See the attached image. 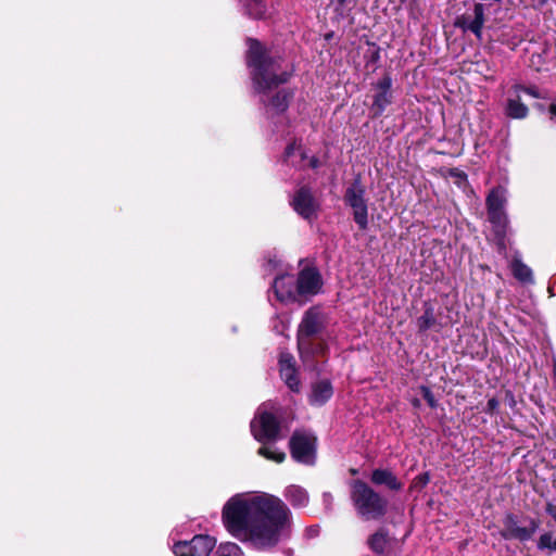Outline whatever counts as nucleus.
<instances>
[{"label": "nucleus", "mask_w": 556, "mask_h": 556, "mask_svg": "<svg viewBox=\"0 0 556 556\" xmlns=\"http://www.w3.org/2000/svg\"><path fill=\"white\" fill-rule=\"evenodd\" d=\"M326 351V346L323 342L316 340L315 338H309V348L304 353L301 349H299L300 357L303 364L307 367L314 366V359L318 356L324 355Z\"/></svg>", "instance_id": "19"}, {"label": "nucleus", "mask_w": 556, "mask_h": 556, "mask_svg": "<svg viewBox=\"0 0 556 556\" xmlns=\"http://www.w3.org/2000/svg\"><path fill=\"white\" fill-rule=\"evenodd\" d=\"M368 542H369L370 548L374 552L380 554V553H383V551L387 546V543H388V539H387L386 533H383L382 531H378L371 535V538L369 539Z\"/></svg>", "instance_id": "27"}, {"label": "nucleus", "mask_w": 556, "mask_h": 556, "mask_svg": "<svg viewBox=\"0 0 556 556\" xmlns=\"http://www.w3.org/2000/svg\"><path fill=\"white\" fill-rule=\"evenodd\" d=\"M248 46L247 64L254 91L260 96L266 114L273 117L288 108L291 94L285 89L274 91L288 81L291 71L281 56L273 55L260 41L250 38Z\"/></svg>", "instance_id": "2"}, {"label": "nucleus", "mask_w": 556, "mask_h": 556, "mask_svg": "<svg viewBox=\"0 0 556 556\" xmlns=\"http://www.w3.org/2000/svg\"><path fill=\"white\" fill-rule=\"evenodd\" d=\"M539 523L534 520H530L529 527H520L516 517L511 514L505 516L503 520V529L501 530V535L505 540H519V541H528L532 538V535L538 530Z\"/></svg>", "instance_id": "9"}, {"label": "nucleus", "mask_w": 556, "mask_h": 556, "mask_svg": "<svg viewBox=\"0 0 556 556\" xmlns=\"http://www.w3.org/2000/svg\"><path fill=\"white\" fill-rule=\"evenodd\" d=\"M391 87L392 79L389 75H386L375 84V89L377 92L374 97L371 105V110L375 115L382 114L387 106L392 103Z\"/></svg>", "instance_id": "11"}, {"label": "nucleus", "mask_w": 556, "mask_h": 556, "mask_svg": "<svg viewBox=\"0 0 556 556\" xmlns=\"http://www.w3.org/2000/svg\"><path fill=\"white\" fill-rule=\"evenodd\" d=\"M413 404H414L415 406H418V405H419V401H418V400H415V401L413 402Z\"/></svg>", "instance_id": "41"}, {"label": "nucleus", "mask_w": 556, "mask_h": 556, "mask_svg": "<svg viewBox=\"0 0 556 556\" xmlns=\"http://www.w3.org/2000/svg\"><path fill=\"white\" fill-rule=\"evenodd\" d=\"M245 9V13L254 18H262L265 16V4L262 0H241Z\"/></svg>", "instance_id": "25"}, {"label": "nucleus", "mask_w": 556, "mask_h": 556, "mask_svg": "<svg viewBox=\"0 0 556 556\" xmlns=\"http://www.w3.org/2000/svg\"><path fill=\"white\" fill-rule=\"evenodd\" d=\"M327 317L319 307L308 308L298 328V349L306 352L309 348V338H315L326 328Z\"/></svg>", "instance_id": "5"}, {"label": "nucleus", "mask_w": 556, "mask_h": 556, "mask_svg": "<svg viewBox=\"0 0 556 556\" xmlns=\"http://www.w3.org/2000/svg\"><path fill=\"white\" fill-rule=\"evenodd\" d=\"M422 481H424V483H427V482L429 481L428 476H425V477L422 478Z\"/></svg>", "instance_id": "39"}, {"label": "nucleus", "mask_w": 556, "mask_h": 556, "mask_svg": "<svg viewBox=\"0 0 556 556\" xmlns=\"http://www.w3.org/2000/svg\"><path fill=\"white\" fill-rule=\"evenodd\" d=\"M226 529L257 549H269L290 536L292 514L285 502L264 492L239 493L224 505Z\"/></svg>", "instance_id": "1"}, {"label": "nucleus", "mask_w": 556, "mask_h": 556, "mask_svg": "<svg viewBox=\"0 0 556 556\" xmlns=\"http://www.w3.org/2000/svg\"><path fill=\"white\" fill-rule=\"evenodd\" d=\"M379 48H377L375 45H372L371 55L370 59L372 62H377L379 60Z\"/></svg>", "instance_id": "36"}, {"label": "nucleus", "mask_w": 556, "mask_h": 556, "mask_svg": "<svg viewBox=\"0 0 556 556\" xmlns=\"http://www.w3.org/2000/svg\"><path fill=\"white\" fill-rule=\"evenodd\" d=\"M273 289L280 302H289L296 299V285L292 275L277 277L273 283Z\"/></svg>", "instance_id": "14"}, {"label": "nucleus", "mask_w": 556, "mask_h": 556, "mask_svg": "<svg viewBox=\"0 0 556 556\" xmlns=\"http://www.w3.org/2000/svg\"><path fill=\"white\" fill-rule=\"evenodd\" d=\"M506 203L505 190L502 188L493 189L486 198L488 210L504 208Z\"/></svg>", "instance_id": "24"}, {"label": "nucleus", "mask_w": 556, "mask_h": 556, "mask_svg": "<svg viewBox=\"0 0 556 556\" xmlns=\"http://www.w3.org/2000/svg\"><path fill=\"white\" fill-rule=\"evenodd\" d=\"M473 14L475 17L471 21H469L466 16H462V18L458 20L457 25L465 30H470L478 38H480L484 24V9L481 3L475 4Z\"/></svg>", "instance_id": "17"}, {"label": "nucleus", "mask_w": 556, "mask_h": 556, "mask_svg": "<svg viewBox=\"0 0 556 556\" xmlns=\"http://www.w3.org/2000/svg\"><path fill=\"white\" fill-rule=\"evenodd\" d=\"M290 203L293 210L304 219L313 220L316 218L319 205L308 188H300Z\"/></svg>", "instance_id": "10"}, {"label": "nucleus", "mask_w": 556, "mask_h": 556, "mask_svg": "<svg viewBox=\"0 0 556 556\" xmlns=\"http://www.w3.org/2000/svg\"><path fill=\"white\" fill-rule=\"evenodd\" d=\"M283 495L293 507H305L309 501L307 491L299 485H289Z\"/></svg>", "instance_id": "20"}, {"label": "nucleus", "mask_w": 556, "mask_h": 556, "mask_svg": "<svg viewBox=\"0 0 556 556\" xmlns=\"http://www.w3.org/2000/svg\"><path fill=\"white\" fill-rule=\"evenodd\" d=\"M511 271L514 277L522 283H533L532 269L526 265L520 258L515 257L511 261Z\"/></svg>", "instance_id": "21"}, {"label": "nucleus", "mask_w": 556, "mask_h": 556, "mask_svg": "<svg viewBox=\"0 0 556 556\" xmlns=\"http://www.w3.org/2000/svg\"><path fill=\"white\" fill-rule=\"evenodd\" d=\"M258 454L276 463H282L286 458V454L283 452L278 451L273 446H262L258 450Z\"/></svg>", "instance_id": "28"}, {"label": "nucleus", "mask_w": 556, "mask_h": 556, "mask_svg": "<svg viewBox=\"0 0 556 556\" xmlns=\"http://www.w3.org/2000/svg\"><path fill=\"white\" fill-rule=\"evenodd\" d=\"M280 376L293 392L300 391V380L295 369L294 357L290 353L282 352L279 357Z\"/></svg>", "instance_id": "13"}, {"label": "nucleus", "mask_w": 556, "mask_h": 556, "mask_svg": "<svg viewBox=\"0 0 556 556\" xmlns=\"http://www.w3.org/2000/svg\"><path fill=\"white\" fill-rule=\"evenodd\" d=\"M365 187L356 178L345 190L344 201L353 210V217L359 229L368 226V207L365 199Z\"/></svg>", "instance_id": "6"}, {"label": "nucleus", "mask_w": 556, "mask_h": 556, "mask_svg": "<svg viewBox=\"0 0 556 556\" xmlns=\"http://www.w3.org/2000/svg\"><path fill=\"white\" fill-rule=\"evenodd\" d=\"M435 324V317L433 314V309L428 307L425 309L424 314L417 318V327L418 330L424 332L430 329Z\"/></svg>", "instance_id": "26"}, {"label": "nucleus", "mask_w": 556, "mask_h": 556, "mask_svg": "<svg viewBox=\"0 0 556 556\" xmlns=\"http://www.w3.org/2000/svg\"><path fill=\"white\" fill-rule=\"evenodd\" d=\"M216 545L210 535H195L191 541L178 542L173 552L176 556H210Z\"/></svg>", "instance_id": "8"}, {"label": "nucleus", "mask_w": 556, "mask_h": 556, "mask_svg": "<svg viewBox=\"0 0 556 556\" xmlns=\"http://www.w3.org/2000/svg\"><path fill=\"white\" fill-rule=\"evenodd\" d=\"M273 410L274 404L265 403L251 421V432L258 442L275 441L279 437V424Z\"/></svg>", "instance_id": "4"}, {"label": "nucleus", "mask_w": 556, "mask_h": 556, "mask_svg": "<svg viewBox=\"0 0 556 556\" xmlns=\"http://www.w3.org/2000/svg\"><path fill=\"white\" fill-rule=\"evenodd\" d=\"M528 108L520 101V96L508 99L506 105V114L511 118H525L528 115Z\"/></svg>", "instance_id": "23"}, {"label": "nucleus", "mask_w": 556, "mask_h": 556, "mask_svg": "<svg viewBox=\"0 0 556 556\" xmlns=\"http://www.w3.org/2000/svg\"><path fill=\"white\" fill-rule=\"evenodd\" d=\"M420 391H421L424 399L428 403V405L431 408L437 407V401H435L434 395L431 392V390L428 387L422 386V387H420Z\"/></svg>", "instance_id": "32"}, {"label": "nucleus", "mask_w": 556, "mask_h": 556, "mask_svg": "<svg viewBox=\"0 0 556 556\" xmlns=\"http://www.w3.org/2000/svg\"><path fill=\"white\" fill-rule=\"evenodd\" d=\"M545 511L547 515H549L553 520L556 522V504L553 503H546L545 505Z\"/></svg>", "instance_id": "33"}, {"label": "nucleus", "mask_w": 556, "mask_h": 556, "mask_svg": "<svg viewBox=\"0 0 556 556\" xmlns=\"http://www.w3.org/2000/svg\"><path fill=\"white\" fill-rule=\"evenodd\" d=\"M538 548L541 551L547 549L549 552H556V539L553 536L552 532H544L540 535Z\"/></svg>", "instance_id": "29"}, {"label": "nucleus", "mask_w": 556, "mask_h": 556, "mask_svg": "<svg viewBox=\"0 0 556 556\" xmlns=\"http://www.w3.org/2000/svg\"><path fill=\"white\" fill-rule=\"evenodd\" d=\"M216 556H241V549L235 543H225L217 548Z\"/></svg>", "instance_id": "30"}, {"label": "nucleus", "mask_w": 556, "mask_h": 556, "mask_svg": "<svg viewBox=\"0 0 556 556\" xmlns=\"http://www.w3.org/2000/svg\"><path fill=\"white\" fill-rule=\"evenodd\" d=\"M498 404L500 403L496 399H494V397L490 399L486 404L488 410L491 413L494 412L498 407Z\"/></svg>", "instance_id": "35"}, {"label": "nucleus", "mask_w": 556, "mask_h": 556, "mask_svg": "<svg viewBox=\"0 0 556 556\" xmlns=\"http://www.w3.org/2000/svg\"><path fill=\"white\" fill-rule=\"evenodd\" d=\"M333 388L329 380L323 379L312 386L309 394V403L312 405L321 406L331 399Z\"/></svg>", "instance_id": "16"}, {"label": "nucleus", "mask_w": 556, "mask_h": 556, "mask_svg": "<svg viewBox=\"0 0 556 556\" xmlns=\"http://www.w3.org/2000/svg\"><path fill=\"white\" fill-rule=\"evenodd\" d=\"M295 285L296 294L315 295L321 289V279L315 269L306 268L299 274V278L295 281Z\"/></svg>", "instance_id": "12"}, {"label": "nucleus", "mask_w": 556, "mask_h": 556, "mask_svg": "<svg viewBox=\"0 0 556 556\" xmlns=\"http://www.w3.org/2000/svg\"><path fill=\"white\" fill-rule=\"evenodd\" d=\"M291 456L299 463L312 465L316 457V438L308 431H295L290 439Z\"/></svg>", "instance_id": "7"}, {"label": "nucleus", "mask_w": 556, "mask_h": 556, "mask_svg": "<svg viewBox=\"0 0 556 556\" xmlns=\"http://www.w3.org/2000/svg\"><path fill=\"white\" fill-rule=\"evenodd\" d=\"M371 481L377 485H387L391 490H401L403 484L397 478L387 469H376L371 473Z\"/></svg>", "instance_id": "18"}, {"label": "nucleus", "mask_w": 556, "mask_h": 556, "mask_svg": "<svg viewBox=\"0 0 556 556\" xmlns=\"http://www.w3.org/2000/svg\"><path fill=\"white\" fill-rule=\"evenodd\" d=\"M351 500L358 516L365 520L378 519L387 511V501L361 480L352 482Z\"/></svg>", "instance_id": "3"}, {"label": "nucleus", "mask_w": 556, "mask_h": 556, "mask_svg": "<svg viewBox=\"0 0 556 556\" xmlns=\"http://www.w3.org/2000/svg\"><path fill=\"white\" fill-rule=\"evenodd\" d=\"M548 112L551 114V118L556 122V101L549 105Z\"/></svg>", "instance_id": "37"}, {"label": "nucleus", "mask_w": 556, "mask_h": 556, "mask_svg": "<svg viewBox=\"0 0 556 556\" xmlns=\"http://www.w3.org/2000/svg\"><path fill=\"white\" fill-rule=\"evenodd\" d=\"M338 2H339L341 5H343V4L346 2V0H338Z\"/></svg>", "instance_id": "40"}, {"label": "nucleus", "mask_w": 556, "mask_h": 556, "mask_svg": "<svg viewBox=\"0 0 556 556\" xmlns=\"http://www.w3.org/2000/svg\"><path fill=\"white\" fill-rule=\"evenodd\" d=\"M332 501H333V497L330 493L328 492H325L323 494V502L326 506L327 509H330L331 508V505H332Z\"/></svg>", "instance_id": "34"}, {"label": "nucleus", "mask_w": 556, "mask_h": 556, "mask_svg": "<svg viewBox=\"0 0 556 556\" xmlns=\"http://www.w3.org/2000/svg\"><path fill=\"white\" fill-rule=\"evenodd\" d=\"M513 90L516 96H520V92H525L533 98H544L538 90L536 87H525L522 85H515Z\"/></svg>", "instance_id": "31"}, {"label": "nucleus", "mask_w": 556, "mask_h": 556, "mask_svg": "<svg viewBox=\"0 0 556 556\" xmlns=\"http://www.w3.org/2000/svg\"><path fill=\"white\" fill-rule=\"evenodd\" d=\"M285 159L287 163L300 168H304L306 166L316 168L318 166V160L314 156L307 159L301 146H298L295 142L287 147Z\"/></svg>", "instance_id": "15"}, {"label": "nucleus", "mask_w": 556, "mask_h": 556, "mask_svg": "<svg viewBox=\"0 0 556 556\" xmlns=\"http://www.w3.org/2000/svg\"><path fill=\"white\" fill-rule=\"evenodd\" d=\"M311 531H312V533H313L314 535H317V534H318V527H316V528H312V529H311Z\"/></svg>", "instance_id": "38"}, {"label": "nucleus", "mask_w": 556, "mask_h": 556, "mask_svg": "<svg viewBox=\"0 0 556 556\" xmlns=\"http://www.w3.org/2000/svg\"><path fill=\"white\" fill-rule=\"evenodd\" d=\"M488 217L493 224L496 235L504 236L508 223L504 208L488 210Z\"/></svg>", "instance_id": "22"}]
</instances>
